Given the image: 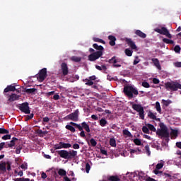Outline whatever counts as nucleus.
<instances>
[{
	"instance_id": "f8f14e48",
	"label": "nucleus",
	"mask_w": 181,
	"mask_h": 181,
	"mask_svg": "<svg viewBox=\"0 0 181 181\" xmlns=\"http://www.w3.org/2000/svg\"><path fill=\"white\" fill-rule=\"evenodd\" d=\"M21 95H16V93H11L8 96L7 104H9V103H13V101H18Z\"/></svg>"
},
{
	"instance_id": "5fc2aeb1",
	"label": "nucleus",
	"mask_w": 181,
	"mask_h": 181,
	"mask_svg": "<svg viewBox=\"0 0 181 181\" xmlns=\"http://www.w3.org/2000/svg\"><path fill=\"white\" fill-rule=\"evenodd\" d=\"M174 52H175V53H180V46L176 45L174 47Z\"/></svg>"
},
{
	"instance_id": "ea45409f",
	"label": "nucleus",
	"mask_w": 181,
	"mask_h": 181,
	"mask_svg": "<svg viewBox=\"0 0 181 181\" xmlns=\"http://www.w3.org/2000/svg\"><path fill=\"white\" fill-rule=\"evenodd\" d=\"M133 142L135 145H137V146H141V145H142V141L139 139H134Z\"/></svg>"
},
{
	"instance_id": "b1692460",
	"label": "nucleus",
	"mask_w": 181,
	"mask_h": 181,
	"mask_svg": "<svg viewBox=\"0 0 181 181\" xmlns=\"http://www.w3.org/2000/svg\"><path fill=\"white\" fill-rule=\"evenodd\" d=\"M109 181H119L121 179L117 175H112L107 178Z\"/></svg>"
},
{
	"instance_id": "a211bd4d",
	"label": "nucleus",
	"mask_w": 181,
	"mask_h": 181,
	"mask_svg": "<svg viewBox=\"0 0 181 181\" xmlns=\"http://www.w3.org/2000/svg\"><path fill=\"white\" fill-rule=\"evenodd\" d=\"M108 39L110 40L109 44L110 46H115V42L117 38L114 35H109Z\"/></svg>"
},
{
	"instance_id": "39448f33",
	"label": "nucleus",
	"mask_w": 181,
	"mask_h": 181,
	"mask_svg": "<svg viewBox=\"0 0 181 181\" xmlns=\"http://www.w3.org/2000/svg\"><path fill=\"white\" fill-rule=\"evenodd\" d=\"M166 90H170V91H177L181 90V84L176 82H166L165 83Z\"/></svg>"
},
{
	"instance_id": "2eb2a0df",
	"label": "nucleus",
	"mask_w": 181,
	"mask_h": 181,
	"mask_svg": "<svg viewBox=\"0 0 181 181\" xmlns=\"http://www.w3.org/2000/svg\"><path fill=\"white\" fill-rule=\"evenodd\" d=\"M151 62H153V65L158 70H162V66H160V63L159 62V59L158 58L151 59Z\"/></svg>"
},
{
	"instance_id": "aec40b11",
	"label": "nucleus",
	"mask_w": 181,
	"mask_h": 181,
	"mask_svg": "<svg viewBox=\"0 0 181 181\" xmlns=\"http://www.w3.org/2000/svg\"><path fill=\"white\" fill-rule=\"evenodd\" d=\"M36 134H37L38 136H40V138H43L45 135H47V134H49V132L47 131L43 132L41 129H37L36 130Z\"/></svg>"
},
{
	"instance_id": "603ef678",
	"label": "nucleus",
	"mask_w": 181,
	"mask_h": 181,
	"mask_svg": "<svg viewBox=\"0 0 181 181\" xmlns=\"http://www.w3.org/2000/svg\"><path fill=\"white\" fill-rule=\"evenodd\" d=\"M90 169H91V167L90 166V163H87L86 164V173H90Z\"/></svg>"
},
{
	"instance_id": "cd10ccee",
	"label": "nucleus",
	"mask_w": 181,
	"mask_h": 181,
	"mask_svg": "<svg viewBox=\"0 0 181 181\" xmlns=\"http://www.w3.org/2000/svg\"><path fill=\"white\" fill-rule=\"evenodd\" d=\"M0 170L1 172H6V163L2 162L0 163Z\"/></svg>"
},
{
	"instance_id": "412c9836",
	"label": "nucleus",
	"mask_w": 181,
	"mask_h": 181,
	"mask_svg": "<svg viewBox=\"0 0 181 181\" xmlns=\"http://www.w3.org/2000/svg\"><path fill=\"white\" fill-rule=\"evenodd\" d=\"M93 49H95V50H98L96 52H100L103 53V51L104 50V47L102 45H98L97 43H95L93 45Z\"/></svg>"
},
{
	"instance_id": "bf43d9fd",
	"label": "nucleus",
	"mask_w": 181,
	"mask_h": 181,
	"mask_svg": "<svg viewBox=\"0 0 181 181\" xmlns=\"http://www.w3.org/2000/svg\"><path fill=\"white\" fill-rule=\"evenodd\" d=\"M153 84H159V83H160V81H159V79H158L156 78H153Z\"/></svg>"
},
{
	"instance_id": "5701e85b",
	"label": "nucleus",
	"mask_w": 181,
	"mask_h": 181,
	"mask_svg": "<svg viewBox=\"0 0 181 181\" xmlns=\"http://www.w3.org/2000/svg\"><path fill=\"white\" fill-rule=\"evenodd\" d=\"M148 117L151 119H156V121H160V119L156 118V115L155 114H153V112H148Z\"/></svg>"
},
{
	"instance_id": "6e6552de",
	"label": "nucleus",
	"mask_w": 181,
	"mask_h": 181,
	"mask_svg": "<svg viewBox=\"0 0 181 181\" xmlns=\"http://www.w3.org/2000/svg\"><path fill=\"white\" fill-rule=\"evenodd\" d=\"M47 77V69L46 68H43L40 71L37 78L40 83H43V81H45Z\"/></svg>"
},
{
	"instance_id": "1a4fd4ad",
	"label": "nucleus",
	"mask_w": 181,
	"mask_h": 181,
	"mask_svg": "<svg viewBox=\"0 0 181 181\" xmlns=\"http://www.w3.org/2000/svg\"><path fill=\"white\" fill-rule=\"evenodd\" d=\"M19 110L21 112H24V114H30V107L28 102L23 103L20 105Z\"/></svg>"
},
{
	"instance_id": "f704fd0d",
	"label": "nucleus",
	"mask_w": 181,
	"mask_h": 181,
	"mask_svg": "<svg viewBox=\"0 0 181 181\" xmlns=\"http://www.w3.org/2000/svg\"><path fill=\"white\" fill-rule=\"evenodd\" d=\"M146 127L150 129V131H152L153 132H156V129L155 128V126L151 124H146Z\"/></svg>"
},
{
	"instance_id": "c9c22d12",
	"label": "nucleus",
	"mask_w": 181,
	"mask_h": 181,
	"mask_svg": "<svg viewBox=\"0 0 181 181\" xmlns=\"http://www.w3.org/2000/svg\"><path fill=\"white\" fill-rule=\"evenodd\" d=\"M91 145V146H97V141L94 139H90V141H88V145Z\"/></svg>"
},
{
	"instance_id": "473e14b6",
	"label": "nucleus",
	"mask_w": 181,
	"mask_h": 181,
	"mask_svg": "<svg viewBox=\"0 0 181 181\" xmlns=\"http://www.w3.org/2000/svg\"><path fill=\"white\" fill-rule=\"evenodd\" d=\"M179 134V132L177 129H171L170 135L171 136H174L175 138L177 137V134Z\"/></svg>"
},
{
	"instance_id": "a878e982",
	"label": "nucleus",
	"mask_w": 181,
	"mask_h": 181,
	"mask_svg": "<svg viewBox=\"0 0 181 181\" xmlns=\"http://www.w3.org/2000/svg\"><path fill=\"white\" fill-rule=\"evenodd\" d=\"M37 90V89L33 88H25V93L27 94H35V93H36V91Z\"/></svg>"
},
{
	"instance_id": "72a5a7b5",
	"label": "nucleus",
	"mask_w": 181,
	"mask_h": 181,
	"mask_svg": "<svg viewBox=\"0 0 181 181\" xmlns=\"http://www.w3.org/2000/svg\"><path fill=\"white\" fill-rule=\"evenodd\" d=\"M110 146H112L113 148H115V146H117V141H115V139L111 138L110 139Z\"/></svg>"
},
{
	"instance_id": "37998d69",
	"label": "nucleus",
	"mask_w": 181,
	"mask_h": 181,
	"mask_svg": "<svg viewBox=\"0 0 181 181\" xmlns=\"http://www.w3.org/2000/svg\"><path fill=\"white\" fill-rule=\"evenodd\" d=\"M116 57H112L110 59H109V63L112 64H117L118 63V61L115 59Z\"/></svg>"
},
{
	"instance_id": "6e6d98bb",
	"label": "nucleus",
	"mask_w": 181,
	"mask_h": 181,
	"mask_svg": "<svg viewBox=\"0 0 181 181\" xmlns=\"http://www.w3.org/2000/svg\"><path fill=\"white\" fill-rule=\"evenodd\" d=\"M86 81H87V83H86V86H93L94 84V82L90 79H86Z\"/></svg>"
},
{
	"instance_id": "a18cd8bd",
	"label": "nucleus",
	"mask_w": 181,
	"mask_h": 181,
	"mask_svg": "<svg viewBox=\"0 0 181 181\" xmlns=\"http://www.w3.org/2000/svg\"><path fill=\"white\" fill-rule=\"evenodd\" d=\"M141 86L143 87H144L145 88H149V87H151V85H149V83L146 82V81H143L141 83Z\"/></svg>"
},
{
	"instance_id": "58836bf2",
	"label": "nucleus",
	"mask_w": 181,
	"mask_h": 181,
	"mask_svg": "<svg viewBox=\"0 0 181 181\" xmlns=\"http://www.w3.org/2000/svg\"><path fill=\"white\" fill-rule=\"evenodd\" d=\"M156 109L160 114L162 112V108L160 107V103H159V102L156 103Z\"/></svg>"
},
{
	"instance_id": "e433bc0d",
	"label": "nucleus",
	"mask_w": 181,
	"mask_h": 181,
	"mask_svg": "<svg viewBox=\"0 0 181 181\" xmlns=\"http://www.w3.org/2000/svg\"><path fill=\"white\" fill-rule=\"evenodd\" d=\"M124 53L126 54V56H128L129 57H131V56H132V50L129 49V48H127L125 50H124Z\"/></svg>"
},
{
	"instance_id": "e2e57ef3",
	"label": "nucleus",
	"mask_w": 181,
	"mask_h": 181,
	"mask_svg": "<svg viewBox=\"0 0 181 181\" xmlns=\"http://www.w3.org/2000/svg\"><path fill=\"white\" fill-rule=\"evenodd\" d=\"M33 117H34L33 113H31L30 115H27V117H26L27 121H29L30 119H32V118H33Z\"/></svg>"
},
{
	"instance_id": "ddd939ff",
	"label": "nucleus",
	"mask_w": 181,
	"mask_h": 181,
	"mask_svg": "<svg viewBox=\"0 0 181 181\" xmlns=\"http://www.w3.org/2000/svg\"><path fill=\"white\" fill-rule=\"evenodd\" d=\"M126 42L127 43L128 46L131 47L132 50H138V47H136V45H135V42L132 41V39L131 38H126Z\"/></svg>"
},
{
	"instance_id": "4468645a",
	"label": "nucleus",
	"mask_w": 181,
	"mask_h": 181,
	"mask_svg": "<svg viewBox=\"0 0 181 181\" xmlns=\"http://www.w3.org/2000/svg\"><path fill=\"white\" fill-rule=\"evenodd\" d=\"M61 70L63 76H67V74H69V66H67V64H66V62H63L61 64Z\"/></svg>"
},
{
	"instance_id": "49530a36",
	"label": "nucleus",
	"mask_w": 181,
	"mask_h": 181,
	"mask_svg": "<svg viewBox=\"0 0 181 181\" xmlns=\"http://www.w3.org/2000/svg\"><path fill=\"white\" fill-rule=\"evenodd\" d=\"M14 181H30V179L21 177V178H16V179H14Z\"/></svg>"
},
{
	"instance_id": "f257e3e1",
	"label": "nucleus",
	"mask_w": 181,
	"mask_h": 181,
	"mask_svg": "<svg viewBox=\"0 0 181 181\" xmlns=\"http://www.w3.org/2000/svg\"><path fill=\"white\" fill-rule=\"evenodd\" d=\"M57 153L63 159H67L68 160H71V159H74L76 156H77V151L72 150V151H66V150H59L57 151Z\"/></svg>"
},
{
	"instance_id": "20e7f679",
	"label": "nucleus",
	"mask_w": 181,
	"mask_h": 181,
	"mask_svg": "<svg viewBox=\"0 0 181 181\" xmlns=\"http://www.w3.org/2000/svg\"><path fill=\"white\" fill-rule=\"evenodd\" d=\"M89 52L91 53L88 56L89 62H95V60H98L103 54L101 52H95L93 48H89Z\"/></svg>"
},
{
	"instance_id": "79ce46f5",
	"label": "nucleus",
	"mask_w": 181,
	"mask_h": 181,
	"mask_svg": "<svg viewBox=\"0 0 181 181\" xmlns=\"http://www.w3.org/2000/svg\"><path fill=\"white\" fill-rule=\"evenodd\" d=\"M58 175H59V176H66V175H67V172H66L64 169H59L58 171Z\"/></svg>"
},
{
	"instance_id": "4d7b16f0",
	"label": "nucleus",
	"mask_w": 181,
	"mask_h": 181,
	"mask_svg": "<svg viewBox=\"0 0 181 181\" xmlns=\"http://www.w3.org/2000/svg\"><path fill=\"white\" fill-rule=\"evenodd\" d=\"M3 148H8V146L5 145V142L0 143V151H2Z\"/></svg>"
},
{
	"instance_id": "4c0bfd02",
	"label": "nucleus",
	"mask_w": 181,
	"mask_h": 181,
	"mask_svg": "<svg viewBox=\"0 0 181 181\" xmlns=\"http://www.w3.org/2000/svg\"><path fill=\"white\" fill-rule=\"evenodd\" d=\"M162 103L163 104V105H165V107H169V105L172 104V100H162Z\"/></svg>"
},
{
	"instance_id": "bb28decb",
	"label": "nucleus",
	"mask_w": 181,
	"mask_h": 181,
	"mask_svg": "<svg viewBox=\"0 0 181 181\" xmlns=\"http://www.w3.org/2000/svg\"><path fill=\"white\" fill-rule=\"evenodd\" d=\"M69 124L71 127H75L76 128H78L79 131H83V127H81V125L77 123H74L73 122H71Z\"/></svg>"
},
{
	"instance_id": "13d9d810",
	"label": "nucleus",
	"mask_w": 181,
	"mask_h": 181,
	"mask_svg": "<svg viewBox=\"0 0 181 181\" xmlns=\"http://www.w3.org/2000/svg\"><path fill=\"white\" fill-rule=\"evenodd\" d=\"M21 150L22 147L21 146H18L16 149V153H17V155H19V153H21Z\"/></svg>"
},
{
	"instance_id": "69168bd1",
	"label": "nucleus",
	"mask_w": 181,
	"mask_h": 181,
	"mask_svg": "<svg viewBox=\"0 0 181 181\" xmlns=\"http://www.w3.org/2000/svg\"><path fill=\"white\" fill-rule=\"evenodd\" d=\"M53 99L55 100V101H57V100H60V95H59V94H55L53 96Z\"/></svg>"
},
{
	"instance_id": "680f3d73",
	"label": "nucleus",
	"mask_w": 181,
	"mask_h": 181,
	"mask_svg": "<svg viewBox=\"0 0 181 181\" xmlns=\"http://www.w3.org/2000/svg\"><path fill=\"white\" fill-rule=\"evenodd\" d=\"M50 121V118L49 117H45L42 118V122H49Z\"/></svg>"
},
{
	"instance_id": "dca6fc26",
	"label": "nucleus",
	"mask_w": 181,
	"mask_h": 181,
	"mask_svg": "<svg viewBox=\"0 0 181 181\" xmlns=\"http://www.w3.org/2000/svg\"><path fill=\"white\" fill-rule=\"evenodd\" d=\"M9 91H17V93H19V90L16 89L15 86H8L5 89H4V93H9Z\"/></svg>"
},
{
	"instance_id": "338daca9",
	"label": "nucleus",
	"mask_w": 181,
	"mask_h": 181,
	"mask_svg": "<svg viewBox=\"0 0 181 181\" xmlns=\"http://www.w3.org/2000/svg\"><path fill=\"white\" fill-rule=\"evenodd\" d=\"M175 67H181V62L174 63Z\"/></svg>"
},
{
	"instance_id": "0eeeda50",
	"label": "nucleus",
	"mask_w": 181,
	"mask_h": 181,
	"mask_svg": "<svg viewBox=\"0 0 181 181\" xmlns=\"http://www.w3.org/2000/svg\"><path fill=\"white\" fill-rule=\"evenodd\" d=\"M154 30L160 35H164V36H166V37H168V39H172V35L170 33H169V30L165 27H162L161 28H156Z\"/></svg>"
},
{
	"instance_id": "de8ad7c7",
	"label": "nucleus",
	"mask_w": 181,
	"mask_h": 181,
	"mask_svg": "<svg viewBox=\"0 0 181 181\" xmlns=\"http://www.w3.org/2000/svg\"><path fill=\"white\" fill-rule=\"evenodd\" d=\"M142 131L144 134H149V129L147 126H143Z\"/></svg>"
},
{
	"instance_id": "f03ea898",
	"label": "nucleus",
	"mask_w": 181,
	"mask_h": 181,
	"mask_svg": "<svg viewBox=\"0 0 181 181\" xmlns=\"http://www.w3.org/2000/svg\"><path fill=\"white\" fill-rule=\"evenodd\" d=\"M123 93L129 100H132L134 97H136L139 94L138 89L132 86H125L123 89Z\"/></svg>"
},
{
	"instance_id": "7ed1b4c3",
	"label": "nucleus",
	"mask_w": 181,
	"mask_h": 181,
	"mask_svg": "<svg viewBox=\"0 0 181 181\" xmlns=\"http://www.w3.org/2000/svg\"><path fill=\"white\" fill-rule=\"evenodd\" d=\"M160 129L157 130L156 134L161 138H165V141L169 142V132H168V127L163 123L160 124Z\"/></svg>"
},
{
	"instance_id": "c756f323",
	"label": "nucleus",
	"mask_w": 181,
	"mask_h": 181,
	"mask_svg": "<svg viewBox=\"0 0 181 181\" xmlns=\"http://www.w3.org/2000/svg\"><path fill=\"white\" fill-rule=\"evenodd\" d=\"M66 129H68V131H71V132H76V129L74 128V127L70 125V124H67L65 127Z\"/></svg>"
},
{
	"instance_id": "c03bdc74",
	"label": "nucleus",
	"mask_w": 181,
	"mask_h": 181,
	"mask_svg": "<svg viewBox=\"0 0 181 181\" xmlns=\"http://www.w3.org/2000/svg\"><path fill=\"white\" fill-rule=\"evenodd\" d=\"M0 134H9V130L6 129L5 128H0Z\"/></svg>"
},
{
	"instance_id": "4be33fe9",
	"label": "nucleus",
	"mask_w": 181,
	"mask_h": 181,
	"mask_svg": "<svg viewBox=\"0 0 181 181\" xmlns=\"http://www.w3.org/2000/svg\"><path fill=\"white\" fill-rule=\"evenodd\" d=\"M81 127L82 129H85L86 132H90V126L86 122H82Z\"/></svg>"
},
{
	"instance_id": "423d86ee",
	"label": "nucleus",
	"mask_w": 181,
	"mask_h": 181,
	"mask_svg": "<svg viewBox=\"0 0 181 181\" xmlns=\"http://www.w3.org/2000/svg\"><path fill=\"white\" fill-rule=\"evenodd\" d=\"M132 108L139 112V117L141 119H145V110H144V107L139 104H133Z\"/></svg>"
},
{
	"instance_id": "a19ab883",
	"label": "nucleus",
	"mask_w": 181,
	"mask_h": 181,
	"mask_svg": "<svg viewBox=\"0 0 181 181\" xmlns=\"http://www.w3.org/2000/svg\"><path fill=\"white\" fill-rule=\"evenodd\" d=\"M93 41L98 42V43H102L103 45H105V41H104L103 39L98 38V37H93Z\"/></svg>"
},
{
	"instance_id": "9d476101",
	"label": "nucleus",
	"mask_w": 181,
	"mask_h": 181,
	"mask_svg": "<svg viewBox=\"0 0 181 181\" xmlns=\"http://www.w3.org/2000/svg\"><path fill=\"white\" fill-rule=\"evenodd\" d=\"M69 148H71V144L69 143L59 142V144H57L54 145V149H69Z\"/></svg>"
},
{
	"instance_id": "774afa93",
	"label": "nucleus",
	"mask_w": 181,
	"mask_h": 181,
	"mask_svg": "<svg viewBox=\"0 0 181 181\" xmlns=\"http://www.w3.org/2000/svg\"><path fill=\"white\" fill-rule=\"evenodd\" d=\"M146 181H156V180L151 177H148L147 178H146L145 180Z\"/></svg>"
},
{
	"instance_id": "09e8293b",
	"label": "nucleus",
	"mask_w": 181,
	"mask_h": 181,
	"mask_svg": "<svg viewBox=\"0 0 181 181\" xmlns=\"http://www.w3.org/2000/svg\"><path fill=\"white\" fill-rule=\"evenodd\" d=\"M145 150H146V153L148 155V156H151V150H149V146L148 145L145 146Z\"/></svg>"
},
{
	"instance_id": "2f4dec72",
	"label": "nucleus",
	"mask_w": 181,
	"mask_h": 181,
	"mask_svg": "<svg viewBox=\"0 0 181 181\" xmlns=\"http://www.w3.org/2000/svg\"><path fill=\"white\" fill-rule=\"evenodd\" d=\"M123 135H126V136H128L129 138H132V134H131V132H129L128 129H125L123 130Z\"/></svg>"
},
{
	"instance_id": "8fccbe9b",
	"label": "nucleus",
	"mask_w": 181,
	"mask_h": 181,
	"mask_svg": "<svg viewBox=\"0 0 181 181\" xmlns=\"http://www.w3.org/2000/svg\"><path fill=\"white\" fill-rule=\"evenodd\" d=\"M153 173H155V175H158V176H162V174L163 173V172H162V171H159V170H156V169H155L154 170H153Z\"/></svg>"
},
{
	"instance_id": "f3484780",
	"label": "nucleus",
	"mask_w": 181,
	"mask_h": 181,
	"mask_svg": "<svg viewBox=\"0 0 181 181\" xmlns=\"http://www.w3.org/2000/svg\"><path fill=\"white\" fill-rule=\"evenodd\" d=\"M18 141H19L18 139V138L13 137L11 141H10V143L7 144L8 148H13V146H15V145H16V142H18Z\"/></svg>"
},
{
	"instance_id": "c85d7f7f",
	"label": "nucleus",
	"mask_w": 181,
	"mask_h": 181,
	"mask_svg": "<svg viewBox=\"0 0 181 181\" xmlns=\"http://www.w3.org/2000/svg\"><path fill=\"white\" fill-rule=\"evenodd\" d=\"M71 60L72 62H75V63H79V62H81V57H77V56H73L71 57Z\"/></svg>"
},
{
	"instance_id": "3c124183",
	"label": "nucleus",
	"mask_w": 181,
	"mask_h": 181,
	"mask_svg": "<svg viewBox=\"0 0 181 181\" xmlns=\"http://www.w3.org/2000/svg\"><path fill=\"white\" fill-rule=\"evenodd\" d=\"M1 139L4 141H6L8 139H11V134H6L1 137Z\"/></svg>"
},
{
	"instance_id": "9b49d317",
	"label": "nucleus",
	"mask_w": 181,
	"mask_h": 181,
	"mask_svg": "<svg viewBox=\"0 0 181 181\" xmlns=\"http://www.w3.org/2000/svg\"><path fill=\"white\" fill-rule=\"evenodd\" d=\"M78 114H79L78 109H77L74 111V112L69 114L67 116V118L69 119L71 121H74L76 122L78 121Z\"/></svg>"
},
{
	"instance_id": "864d4df0",
	"label": "nucleus",
	"mask_w": 181,
	"mask_h": 181,
	"mask_svg": "<svg viewBox=\"0 0 181 181\" xmlns=\"http://www.w3.org/2000/svg\"><path fill=\"white\" fill-rule=\"evenodd\" d=\"M163 168V163H158L156 166V169L158 170L159 169H162Z\"/></svg>"
},
{
	"instance_id": "6ab92c4d",
	"label": "nucleus",
	"mask_w": 181,
	"mask_h": 181,
	"mask_svg": "<svg viewBox=\"0 0 181 181\" xmlns=\"http://www.w3.org/2000/svg\"><path fill=\"white\" fill-rule=\"evenodd\" d=\"M135 35L139 36V37H141V39H145V37H146V34L141 31V30H136L135 31Z\"/></svg>"
},
{
	"instance_id": "393cba45",
	"label": "nucleus",
	"mask_w": 181,
	"mask_h": 181,
	"mask_svg": "<svg viewBox=\"0 0 181 181\" xmlns=\"http://www.w3.org/2000/svg\"><path fill=\"white\" fill-rule=\"evenodd\" d=\"M107 124H108V122L107 119H105V118H102L100 120H99V125H100V127H105Z\"/></svg>"
},
{
	"instance_id": "052dcab7",
	"label": "nucleus",
	"mask_w": 181,
	"mask_h": 181,
	"mask_svg": "<svg viewBox=\"0 0 181 181\" xmlns=\"http://www.w3.org/2000/svg\"><path fill=\"white\" fill-rule=\"evenodd\" d=\"M79 131H81L80 136L81 138H86V133L84 132V130H83L82 129V130H79Z\"/></svg>"
},
{
	"instance_id": "7c9ffc66",
	"label": "nucleus",
	"mask_w": 181,
	"mask_h": 181,
	"mask_svg": "<svg viewBox=\"0 0 181 181\" xmlns=\"http://www.w3.org/2000/svg\"><path fill=\"white\" fill-rule=\"evenodd\" d=\"M163 42L164 43H166L167 45H174L175 43V41L174 40H169L168 38H163Z\"/></svg>"
},
{
	"instance_id": "0e129e2a",
	"label": "nucleus",
	"mask_w": 181,
	"mask_h": 181,
	"mask_svg": "<svg viewBox=\"0 0 181 181\" xmlns=\"http://www.w3.org/2000/svg\"><path fill=\"white\" fill-rule=\"evenodd\" d=\"M73 149H80V145L78 144H74L72 146Z\"/></svg>"
}]
</instances>
